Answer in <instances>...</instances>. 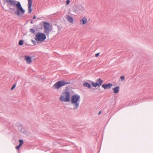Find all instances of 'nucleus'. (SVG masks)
Masks as SVG:
<instances>
[{"label": "nucleus", "mask_w": 153, "mask_h": 153, "mask_svg": "<svg viewBox=\"0 0 153 153\" xmlns=\"http://www.w3.org/2000/svg\"><path fill=\"white\" fill-rule=\"evenodd\" d=\"M87 19L86 17H84L80 21V23L82 25H84L87 22Z\"/></svg>", "instance_id": "12"}, {"label": "nucleus", "mask_w": 153, "mask_h": 153, "mask_svg": "<svg viewBox=\"0 0 153 153\" xmlns=\"http://www.w3.org/2000/svg\"><path fill=\"white\" fill-rule=\"evenodd\" d=\"M66 18L69 22L73 23L74 19L71 16L69 15H68L67 16Z\"/></svg>", "instance_id": "15"}, {"label": "nucleus", "mask_w": 153, "mask_h": 153, "mask_svg": "<svg viewBox=\"0 0 153 153\" xmlns=\"http://www.w3.org/2000/svg\"><path fill=\"white\" fill-rule=\"evenodd\" d=\"M16 86V84H14L13 85V86L11 87V90H12L13 89H14L15 88Z\"/></svg>", "instance_id": "21"}, {"label": "nucleus", "mask_w": 153, "mask_h": 153, "mask_svg": "<svg viewBox=\"0 0 153 153\" xmlns=\"http://www.w3.org/2000/svg\"><path fill=\"white\" fill-rule=\"evenodd\" d=\"M58 144L59 143V144H60V143H59L58 142Z\"/></svg>", "instance_id": "29"}, {"label": "nucleus", "mask_w": 153, "mask_h": 153, "mask_svg": "<svg viewBox=\"0 0 153 153\" xmlns=\"http://www.w3.org/2000/svg\"><path fill=\"white\" fill-rule=\"evenodd\" d=\"M30 32L32 33H34L35 32V30L34 29L31 28L30 30Z\"/></svg>", "instance_id": "19"}, {"label": "nucleus", "mask_w": 153, "mask_h": 153, "mask_svg": "<svg viewBox=\"0 0 153 153\" xmlns=\"http://www.w3.org/2000/svg\"><path fill=\"white\" fill-rule=\"evenodd\" d=\"M36 16L35 15H34L33 16V19H36Z\"/></svg>", "instance_id": "25"}, {"label": "nucleus", "mask_w": 153, "mask_h": 153, "mask_svg": "<svg viewBox=\"0 0 153 153\" xmlns=\"http://www.w3.org/2000/svg\"><path fill=\"white\" fill-rule=\"evenodd\" d=\"M25 58L27 63L30 64L32 62L31 58L30 56L26 55Z\"/></svg>", "instance_id": "11"}, {"label": "nucleus", "mask_w": 153, "mask_h": 153, "mask_svg": "<svg viewBox=\"0 0 153 153\" xmlns=\"http://www.w3.org/2000/svg\"><path fill=\"white\" fill-rule=\"evenodd\" d=\"M89 81L91 82L92 85L95 88H96L97 86L100 87L103 82V80H102L101 78L98 79L95 83L90 81Z\"/></svg>", "instance_id": "5"}, {"label": "nucleus", "mask_w": 153, "mask_h": 153, "mask_svg": "<svg viewBox=\"0 0 153 153\" xmlns=\"http://www.w3.org/2000/svg\"><path fill=\"white\" fill-rule=\"evenodd\" d=\"M32 5V0H28V11L29 13H31L32 12L31 7Z\"/></svg>", "instance_id": "10"}, {"label": "nucleus", "mask_w": 153, "mask_h": 153, "mask_svg": "<svg viewBox=\"0 0 153 153\" xmlns=\"http://www.w3.org/2000/svg\"><path fill=\"white\" fill-rule=\"evenodd\" d=\"M70 2V0H67L66 1V4L67 5H68L69 4Z\"/></svg>", "instance_id": "20"}, {"label": "nucleus", "mask_w": 153, "mask_h": 153, "mask_svg": "<svg viewBox=\"0 0 153 153\" xmlns=\"http://www.w3.org/2000/svg\"><path fill=\"white\" fill-rule=\"evenodd\" d=\"M80 99V95L78 94L73 95L71 96L70 102L73 106V109L75 110L78 108Z\"/></svg>", "instance_id": "2"}, {"label": "nucleus", "mask_w": 153, "mask_h": 153, "mask_svg": "<svg viewBox=\"0 0 153 153\" xmlns=\"http://www.w3.org/2000/svg\"><path fill=\"white\" fill-rule=\"evenodd\" d=\"M99 90H100V88H99Z\"/></svg>", "instance_id": "30"}, {"label": "nucleus", "mask_w": 153, "mask_h": 153, "mask_svg": "<svg viewBox=\"0 0 153 153\" xmlns=\"http://www.w3.org/2000/svg\"><path fill=\"white\" fill-rule=\"evenodd\" d=\"M21 146H20V145H19V144L16 147V148L17 149H19L20 148V147Z\"/></svg>", "instance_id": "22"}, {"label": "nucleus", "mask_w": 153, "mask_h": 153, "mask_svg": "<svg viewBox=\"0 0 153 153\" xmlns=\"http://www.w3.org/2000/svg\"><path fill=\"white\" fill-rule=\"evenodd\" d=\"M53 88L57 89V82H56L55 84L53 86Z\"/></svg>", "instance_id": "18"}, {"label": "nucleus", "mask_w": 153, "mask_h": 153, "mask_svg": "<svg viewBox=\"0 0 153 153\" xmlns=\"http://www.w3.org/2000/svg\"><path fill=\"white\" fill-rule=\"evenodd\" d=\"M113 92L115 94L117 93L120 90V87L119 86H117L113 88Z\"/></svg>", "instance_id": "13"}, {"label": "nucleus", "mask_w": 153, "mask_h": 153, "mask_svg": "<svg viewBox=\"0 0 153 153\" xmlns=\"http://www.w3.org/2000/svg\"><path fill=\"white\" fill-rule=\"evenodd\" d=\"M112 85H113L111 83H105L102 85V87L104 89H106L111 88Z\"/></svg>", "instance_id": "9"}, {"label": "nucleus", "mask_w": 153, "mask_h": 153, "mask_svg": "<svg viewBox=\"0 0 153 153\" xmlns=\"http://www.w3.org/2000/svg\"><path fill=\"white\" fill-rule=\"evenodd\" d=\"M24 44L23 41L22 40H20L19 41V45H22Z\"/></svg>", "instance_id": "16"}, {"label": "nucleus", "mask_w": 153, "mask_h": 153, "mask_svg": "<svg viewBox=\"0 0 153 153\" xmlns=\"http://www.w3.org/2000/svg\"><path fill=\"white\" fill-rule=\"evenodd\" d=\"M101 111H99V112L98 115H100V114H101Z\"/></svg>", "instance_id": "28"}, {"label": "nucleus", "mask_w": 153, "mask_h": 153, "mask_svg": "<svg viewBox=\"0 0 153 153\" xmlns=\"http://www.w3.org/2000/svg\"><path fill=\"white\" fill-rule=\"evenodd\" d=\"M73 12L77 13H81L83 10L82 7L81 6L76 5L72 8Z\"/></svg>", "instance_id": "7"}, {"label": "nucleus", "mask_w": 153, "mask_h": 153, "mask_svg": "<svg viewBox=\"0 0 153 153\" xmlns=\"http://www.w3.org/2000/svg\"><path fill=\"white\" fill-rule=\"evenodd\" d=\"M65 90L66 91L63 93L60 97V99L62 102H69L70 101L71 97L70 92L68 91L67 88H65Z\"/></svg>", "instance_id": "3"}, {"label": "nucleus", "mask_w": 153, "mask_h": 153, "mask_svg": "<svg viewBox=\"0 0 153 153\" xmlns=\"http://www.w3.org/2000/svg\"><path fill=\"white\" fill-rule=\"evenodd\" d=\"M70 82H65L63 80H60L58 81V89L61 87L65 86L66 84H70Z\"/></svg>", "instance_id": "8"}, {"label": "nucleus", "mask_w": 153, "mask_h": 153, "mask_svg": "<svg viewBox=\"0 0 153 153\" xmlns=\"http://www.w3.org/2000/svg\"><path fill=\"white\" fill-rule=\"evenodd\" d=\"M19 145L20 146H22L24 143V142L22 140H19Z\"/></svg>", "instance_id": "17"}, {"label": "nucleus", "mask_w": 153, "mask_h": 153, "mask_svg": "<svg viewBox=\"0 0 153 153\" xmlns=\"http://www.w3.org/2000/svg\"><path fill=\"white\" fill-rule=\"evenodd\" d=\"M43 25L45 29L44 33L47 34H48L51 30L50 28V25L49 23H47L46 22H45L44 23Z\"/></svg>", "instance_id": "6"}, {"label": "nucleus", "mask_w": 153, "mask_h": 153, "mask_svg": "<svg viewBox=\"0 0 153 153\" xmlns=\"http://www.w3.org/2000/svg\"><path fill=\"white\" fill-rule=\"evenodd\" d=\"M6 2L11 6L13 7L16 6V9L14 7L10 8L11 11L14 12V13L11 12L12 13H15L18 16L25 14V10L23 8L19 1L12 0H6Z\"/></svg>", "instance_id": "1"}, {"label": "nucleus", "mask_w": 153, "mask_h": 153, "mask_svg": "<svg viewBox=\"0 0 153 153\" xmlns=\"http://www.w3.org/2000/svg\"><path fill=\"white\" fill-rule=\"evenodd\" d=\"M99 54H100V53H97L95 54V56L96 57H97L99 55Z\"/></svg>", "instance_id": "24"}, {"label": "nucleus", "mask_w": 153, "mask_h": 153, "mask_svg": "<svg viewBox=\"0 0 153 153\" xmlns=\"http://www.w3.org/2000/svg\"><path fill=\"white\" fill-rule=\"evenodd\" d=\"M32 42L34 44V45L36 44V43L33 40H32Z\"/></svg>", "instance_id": "26"}, {"label": "nucleus", "mask_w": 153, "mask_h": 153, "mask_svg": "<svg viewBox=\"0 0 153 153\" xmlns=\"http://www.w3.org/2000/svg\"><path fill=\"white\" fill-rule=\"evenodd\" d=\"M46 38V35L42 33H38L36 35L35 39L39 42H43Z\"/></svg>", "instance_id": "4"}, {"label": "nucleus", "mask_w": 153, "mask_h": 153, "mask_svg": "<svg viewBox=\"0 0 153 153\" xmlns=\"http://www.w3.org/2000/svg\"><path fill=\"white\" fill-rule=\"evenodd\" d=\"M30 23L32 24H33V20H31L30 21Z\"/></svg>", "instance_id": "27"}, {"label": "nucleus", "mask_w": 153, "mask_h": 153, "mask_svg": "<svg viewBox=\"0 0 153 153\" xmlns=\"http://www.w3.org/2000/svg\"><path fill=\"white\" fill-rule=\"evenodd\" d=\"M120 79L122 80H123L125 79V77L124 76H121Z\"/></svg>", "instance_id": "23"}, {"label": "nucleus", "mask_w": 153, "mask_h": 153, "mask_svg": "<svg viewBox=\"0 0 153 153\" xmlns=\"http://www.w3.org/2000/svg\"><path fill=\"white\" fill-rule=\"evenodd\" d=\"M83 86L84 87H87L89 89L91 88V85L88 82H85L84 83Z\"/></svg>", "instance_id": "14"}]
</instances>
